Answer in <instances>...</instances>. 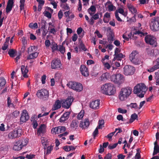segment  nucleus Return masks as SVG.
I'll list each match as a JSON object with an SVG mask.
<instances>
[{"mask_svg":"<svg viewBox=\"0 0 159 159\" xmlns=\"http://www.w3.org/2000/svg\"><path fill=\"white\" fill-rule=\"evenodd\" d=\"M46 125L45 124H41L37 131V133L39 134H44L45 132Z\"/></svg>","mask_w":159,"mask_h":159,"instance_id":"23","label":"nucleus"},{"mask_svg":"<svg viewBox=\"0 0 159 159\" xmlns=\"http://www.w3.org/2000/svg\"><path fill=\"white\" fill-rule=\"evenodd\" d=\"M114 57L112 60V62L113 63L116 60L118 61H121V59L125 57V56L122 53H120L114 56Z\"/></svg>","mask_w":159,"mask_h":159,"instance_id":"22","label":"nucleus"},{"mask_svg":"<svg viewBox=\"0 0 159 159\" xmlns=\"http://www.w3.org/2000/svg\"><path fill=\"white\" fill-rule=\"evenodd\" d=\"M90 123L88 119L84 120V122H81L80 124V127L82 129L87 128L89 126Z\"/></svg>","mask_w":159,"mask_h":159,"instance_id":"19","label":"nucleus"},{"mask_svg":"<svg viewBox=\"0 0 159 159\" xmlns=\"http://www.w3.org/2000/svg\"><path fill=\"white\" fill-rule=\"evenodd\" d=\"M112 155L111 153H108L104 157V159H111Z\"/></svg>","mask_w":159,"mask_h":159,"instance_id":"64","label":"nucleus"},{"mask_svg":"<svg viewBox=\"0 0 159 159\" xmlns=\"http://www.w3.org/2000/svg\"><path fill=\"white\" fill-rule=\"evenodd\" d=\"M25 0H20V10H22L24 9Z\"/></svg>","mask_w":159,"mask_h":159,"instance_id":"38","label":"nucleus"},{"mask_svg":"<svg viewBox=\"0 0 159 159\" xmlns=\"http://www.w3.org/2000/svg\"><path fill=\"white\" fill-rule=\"evenodd\" d=\"M127 6L129 11L132 14H135L137 12V10L132 4L130 3H128L127 4Z\"/></svg>","mask_w":159,"mask_h":159,"instance_id":"25","label":"nucleus"},{"mask_svg":"<svg viewBox=\"0 0 159 159\" xmlns=\"http://www.w3.org/2000/svg\"><path fill=\"white\" fill-rule=\"evenodd\" d=\"M51 48L52 50V52H54L55 51L58 50V47L57 44L56 43H54L52 44Z\"/></svg>","mask_w":159,"mask_h":159,"instance_id":"48","label":"nucleus"},{"mask_svg":"<svg viewBox=\"0 0 159 159\" xmlns=\"http://www.w3.org/2000/svg\"><path fill=\"white\" fill-rule=\"evenodd\" d=\"M17 53V51L15 49H9L8 51V54L10 57H14L15 56V54Z\"/></svg>","mask_w":159,"mask_h":159,"instance_id":"29","label":"nucleus"},{"mask_svg":"<svg viewBox=\"0 0 159 159\" xmlns=\"http://www.w3.org/2000/svg\"><path fill=\"white\" fill-rule=\"evenodd\" d=\"M51 132L53 134H60L59 126L52 128L51 129Z\"/></svg>","mask_w":159,"mask_h":159,"instance_id":"34","label":"nucleus"},{"mask_svg":"<svg viewBox=\"0 0 159 159\" xmlns=\"http://www.w3.org/2000/svg\"><path fill=\"white\" fill-rule=\"evenodd\" d=\"M73 101V99L71 97H68L62 103V107L67 109L69 108Z\"/></svg>","mask_w":159,"mask_h":159,"instance_id":"13","label":"nucleus"},{"mask_svg":"<svg viewBox=\"0 0 159 159\" xmlns=\"http://www.w3.org/2000/svg\"><path fill=\"white\" fill-rule=\"evenodd\" d=\"M102 92L104 94L109 95L114 94L115 91L113 89V85L111 83H106L101 87Z\"/></svg>","mask_w":159,"mask_h":159,"instance_id":"3","label":"nucleus"},{"mask_svg":"<svg viewBox=\"0 0 159 159\" xmlns=\"http://www.w3.org/2000/svg\"><path fill=\"white\" fill-rule=\"evenodd\" d=\"M98 125L97 127L99 129H102L103 127L102 125H104V120H99L98 121Z\"/></svg>","mask_w":159,"mask_h":159,"instance_id":"40","label":"nucleus"},{"mask_svg":"<svg viewBox=\"0 0 159 159\" xmlns=\"http://www.w3.org/2000/svg\"><path fill=\"white\" fill-rule=\"evenodd\" d=\"M84 115V113H83V112L82 113L80 112L79 113L78 115L77 116V118L79 120L81 119L83 117Z\"/></svg>","mask_w":159,"mask_h":159,"instance_id":"58","label":"nucleus"},{"mask_svg":"<svg viewBox=\"0 0 159 159\" xmlns=\"http://www.w3.org/2000/svg\"><path fill=\"white\" fill-rule=\"evenodd\" d=\"M7 105L8 107H10L11 105L13 107H14V106L13 103L11 102V101L10 97H8L7 98Z\"/></svg>","mask_w":159,"mask_h":159,"instance_id":"43","label":"nucleus"},{"mask_svg":"<svg viewBox=\"0 0 159 159\" xmlns=\"http://www.w3.org/2000/svg\"><path fill=\"white\" fill-rule=\"evenodd\" d=\"M61 65V64L59 59H54L51 62V66L52 69H58L60 68Z\"/></svg>","mask_w":159,"mask_h":159,"instance_id":"12","label":"nucleus"},{"mask_svg":"<svg viewBox=\"0 0 159 159\" xmlns=\"http://www.w3.org/2000/svg\"><path fill=\"white\" fill-rule=\"evenodd\" d=\"M29 27L31 29L37 28L38 27L37 23H30L29 24Z\"/></svg>","mask_w":159,"mask_h":159,"instance_id":"44","label":"nucleus"},{"mask_svg":"<svg viewBox=\"0 0 159 159\" xmlns=\"http://www.w3.org/2000/svg\"><path fill=\"white\" fill-rule=\"evenodd\" d=\"M92 18H93V19L94 20H96L98 19L99 18L98 13H97L95 14L94 15H93Z\"/></svg>","mask_w":159,"mask_h":159,"instance_id":"61","label":"nucleus"},{"mask_svg":"<svg viewBox=\"0 0 159 159\" xmlns=\"http://www.w3.org/2000/svg\"><path fill=\"white\" fill-rule=\"evenodd\" d=\"M100 102L99 100H96L90 102V107L93 109H98L99 108Z\"/></svg>","mask_w":159,"mask_h":159,"instance_id":"14","label":"nucleus"},{"mask_svg":"<svg viewBox=\"0 0 159 159\" xmlns=\"http://www.w3.org/2000/svg\"><path fill=\"white\" fill-rule=\"evenodd\" d=\"M6 83L5 79L3 77H0V90L2 89Z\"/></svg>","mask_w":159,"mask_h":159,"instance_id":"30","label":"nucleus"},{"mask_svg":"<svg viewBox=\"0 0 159 159\" xmlns=\"http://www.w3.org/2000/svg\"><path fill=\"white\" fill-rule=\"evenodd\" d=\"M110 76L109 74L107 73L103 74L100 77L101 80L105 81L107 80Z\"/></svg>","mask_w":159,"mask_h":159,"instance_id":"31","label":"nucleus"},{"mask_svg":"<svg viewBox=\"0 0 159 159\" xmlns=\"http://www.w3.org/2000/svg\"><path fill=\"white\" fill-rule=\"evenodd\" d=\"M14 0H8L6 8V12H9L12 9L14 6Z\"/></svg>","mask_w":159,"mask_h":159,"instance_id":"17","label":"nucleus"},{"mask_svg":"<svg viewBox=\"0 0 159 159\" xmlns=\"http://www.w3.org/2000/svg\"><path fill=\"white\" fill-rule=\"evenodd\" d=\"M80 70L81 74L85 77L89 75L88 69L85 65H82L80 66Z\"/></svg>","mask_w":159,"mask_h":159,"instance_id":"15","label":"nucleus"},{"mask_svg":"<svg viewBox=\"0 0 159 159\" xmlns=\"http://www.w3.org/2000/svg\"><path fill=\"white\" fill-rule=\"evenodd\" d=\"M135 71V68L131 66L126 65L124 68V73L126 75H132Z\"/></svg>","mask_w":159,"mask_h":159,"instance_id":"8","label":"nucleus"},{"mask_svg":"<svg viewBox=\"0 0 159 159\" xmlns=\"http://www.w3.org/2000/svg\"><path fill=\"white\" fill-rule=\"evenodd\" d=\"M151 29L153 31H159V17H155L152 19L151 21Z\"/></svg>","mask_w":159,"mask_h":159,"instance_id":"6","label":"nucleus"},{"mask_svg":"<svg viewBox=\"0 0 159 159\" xmlns=\"http://www.w3.org/2000/svg\"><path fill=\"white\" fill-rule=\"evenodd\" d=\"M79 123L77 120H73L70 125L71 127L72 128L76 129L78 127V124Z\"/></svg>","mask_w":159,"mask_h":159,"instance_id":"32","label":"nucleus"},{"mask_svg":"<svg viewBox=\"0 0 159 159\" xmlns=\"http://www.w3.org/2000/svg\"><path fill=\"white\" fill-rule=\"evenodd\" d=\"M41 28L43 29V31L42 32V35L43 38H44L46 36L48 32V31L45 28V25H44L41 27Z\"/></svg>","mask_w":159,"mask_h":159,"instance_id":"35","label":"nucleus"},{"mask_svg":"<svg viewBox=\"0 0 159 159\" xmlns=\"http://www.w3.org/2000/svg\"><path fill=\"white\" fill-rule=\"evenodd\" d=\"M145 40L146 43L153 47L156 46V41L154 37L150 35H147L145 37Z\"/></svg>","mask_w":159,"mask_h":159,"instance_id":"10","label":"nucleus"},{"mask_svg":"<svg viewBox=\"0 0 159 159\" xmlns=\"http://www.w3.org/2000/svg\"><path fill=\"white\" fill-rule=\"evenodd\" d=\"M44 15L49 19L51 18L52 17L51 14L48 11H46L45 13H44Z\"/></svg>","mask_w":159,"mask_h":159,"instance_id":"57","label":"nucleus"},{"mask_svg":"<svg viewBox=\"0 0 159 159\" xmlns=\"http://www.w3.org/2000/svg\"><path fill=\"white\" fill-rule=\"evenodd\" d=\"M35 155L33 154H27L26 155V158L28 159H32L34 157Z\"/></svg>","mask_w":159,"mask_h":159,"instance_id":"63","label":"nucleus"},{"mask_svg":"<svg viewBox=\"0 0 159 159\" xmlns=\"http://www.w3.org/2000/svg\"><path fill=\"white\" fill-rule=\"evenodd\" d=\"M53 149V147L52 146H48L47 148L46 154H48L50 153Z\"/></svg>","mask_w":159,"mask_h":159,"instance_id":"49","label":"nucleus"},{"mask_svg":"<svg viewBox=\"0 0 159 159\" xmlns=\"http://www.w3.org/2000/svg\"><path fill=\"white\" fill-rule=\"evenodd\" d=\"M36 47L35 46H30L28 48V53L32 52H34V50H35Z\"/></svg>","mask_w":159,"mask_h":159,"instance_id":"46","label":"nucleus"},{"mask_svg":"<svg viewBox=\"0 0 159 159\" xmlns=\"http://www.w3.org/2000/svg\"><path fill=\"white\" fill-rule=\"evenodd\" d=\"M98 127H97L94 131H93V138L94 139L95 138L96 136L97 135L98 133Z\"/></svg>","mask_w":159,"mask_h":159,"instance_id":"52","label":"nucleus"},{"mask_svg":"<svg viewBox=\"0 0 159 159\" xmlns=\"http://www.w3.org/2000/svg\"><path fill=\"white\" fill-rule=\"evenodd\" d=\"M59 129L60 133H62L64 132L66 130V128L64 126H59Z\"/></svg>","mask_w":159,"mask_h":159,"instance_id":"51","label":"nucleus"},{"mask_svg":"<svg viewBox=\"0 0 159 159\" xmlns=\"http://www.w3.org/2000/svg\"><path fill=\"white\" fill-rule=\"evenodd\" d=\"M75 17V16L74 14H72L70 16H69L67 18L66 21L67 22H68L69 21H71L72 20V19L74 18Z\"/></svg>","mask_w":159,"mask_h":159,"instance_id":"56","label":"nucleus"},{"mask_svg":"<svg viewBox=\"0 0 159 159\" xmlns=\"http://www.w3.org/2000/svg\"><path fill=\"white\" fill-rule=\"evenodd\" d=\"M61 107V103L59 100H57L55 102V104L54 105L52 110H56Z\"/></svg>","mask_w":159,"mask_h":159,"instance_id":"28","label":"nucleus"},{"mask_svg":"<svg viewBox=\"0 0 159 159\" xmlns=\"http://www.w3.org/2000/svg\"><path fill=\"white\" fill-rule=\"evenodd\" d=\"M21 73L23 74V76L24 78L28 77L27 75V73L28 72V70L27 68V66L25 67L24 65H22L21 66Z\"/></svg>","mask_w":159,"mask_h":159,"instance_id":"21","label":"nucleus"},{"mask_svg":"<svg viewBox=\"0 0 159 159\" xmlns=\"http://www.w3.org/2000/svg\"><path fill=\"white\" fill-rule=\"evenodd\" d=\"M159 152V146H154L153 155L154 156Z\"/></svg>","mask_w":159,"mask_h":159,"instance_id":"42","label":"nucleus"},{"mask_svg":"<svg viewBox=\"0 0 159 159\" xmlns=\"http://www.w3.org/2000/svg\"><path fill=\"white\" fill-rule=\"evenodd\" d=\"M22 148V147L20 144L19 142L18 141L15 142L14 143V145L13 147V149L15 151H20Z\"/></svg>","mask_w":159,"mask_h":159,"instance_id":"20","label":"nucleus"},{"mask_svg":"<svg viewBox=\"0 0 159 159\" xmlns=\"http://www.w3.org/2000/svg\"><path fill=\"white\" fill-rule=\"evenodd\" d=\"M138 118L137 115L135 114L134 113L131 115V118L129 119V122L131 123L133 122L134 120Z\"/></svg>","mask_w":159,"mask_h":159,"instance_id":"36","label":"nucleus"},{"mask_svg":"<svg viewBox=\"0 0 159 159\" xmlns=\"http://www.w3.org/2000/svg\"><path fill=\"white\" fill-rule=\"evenodd\" d=\"M36 95L39 98L46 100L48 98L49 93L47 90L43 89L38 90L37 92Z\"/></svg>","mask_w":159,"mask_h":159,"instance_id":"5","label":"nucleus"},{"mask_svg":"<svg viewBox=\"0 0 159 159\" xmlns=\"http://www.w3.org/2000/svg\"><path fill=\"white\" fill-rule=\"evenodd\" d=\"M29 119V116L27 111L25 110H23L20 115V122H26Z\"/></svg>","mask_w":159,"mask_h":159,"instance_id":"11","label":"nucleus"},{"mask_svg":"<svg viewBox=\"0 0 159 159\" xmlns=\"http://www.w3.org/2000/svg\"><path fill=\"white\" fill-rule=\"evenodd\" d=\"M20 131L19 129H14L8 134V138L11 139L18 138L20 135V133H19Z\"/></svg>","mask_w":159,"mask_h":159,"instance_id":"9","label":"nucleus"},{"mask_svg":"<svg viewBox=\"0 0 159 159\" xmlns=\"http://www.w3.org/2000/svg\"><path fill=\"white\" fill-rule=\"evenodd\" d=\"M68 134V132H65L62 134H59L58 135V137L59 138H61V139L65 140L66 139V138L65 137H64V136H66Z\"/></svg>","mask_w":159,"mask_h":159,"instance_id":"39","label":"nucleus"},{"mask_svg":"<svg viewBox=\"0 0 159 159\" xmlns=\"http://www.w3.org/2000/svg\"><path fill=\"white\" fill-rule=\"evenodd\" d=\"M79 48L84 51L87 50V49L86 48L84 44L82 42L80 43Z\"/></svg>","mask_w":159,"mask_h":159,"instance_id":"47","label":"nucleus"},{"mask_svg":"<svg viewBox=\"0 0 159 159\" xmlns=\"http://www.w3.org/2000/svg\"><path fill=\"white\" fill-rule=\"evenodd\" d=\"M70 114V111H67L64 113L59 119V121L60 122H63L67 120L69 117Z\"/></svg>","mask_w":159,"mask_h":159,"instance_id":"16","label":"nucleus"},{"mask_svg":"<svg viewBox=\"0 0 159 159\" xmlns=\"http://www.w3.org/2000/svg\"><path fill=\"white\" fill-rule=\"evenodd\" d=\"M115 16L116 19L118 21L120 22H121L122 21V20L120 18L119 16L118 12L117 11H116L115 12Z\"/></svg>","mask_w":159,"mask_h":159,"instance_id":"53","label":"nucleus"},{"mask_svg":"<svg viewBox=\"0 0 159 159\" xmlns=\"http://www.w3.org/2000/svg\"><path fill=\"white\" fill-rule=\"evenodd\" d=\"M118 111L120 113H125L127 112V111L126 109H123L120 108L118 109Z\"/></svg>","mask_w":159,"mask_h":159,"instance_id":"55","label":"nucleus"},{"mask_svg":"<svg viewBox=\"0 0 159 159\" xmlns=\"http://www.w3.org/2000/svg\"><path fill=\"white\" fill-rule=\"evenodd\" d=\"M18 141L22 148L26 146L28 143V139H27L22 138Z\"/></svg>","mask_w":159,"mask_h":159,"instance_id":"26","label":"nucleus"},{"mask_svg":"<svg viewBox=\"0 0 159 159\" xmlns=\"http://www.w3.org/2000/svg\"><path fill=\"white\" fill-rule=\"evenodd\" d=\"M128 106H130L131 107L136 109L138 107L136 103H131L129 105H127Z\"/></svg>","mask_w":159,"mask_h":159,"instance_id":"50","label":"nucleus"},{"mask_svg":"<svg viewBox=\"0 0 159 159\" xmlns=\"http://www.w3.org/2000/svg\"><path fill=\"white\" fill-rule=\"evenodd\" d=\"M110 78L111 81L118 84L123 83L125 79L124 76L120 73L113 75L110 77Z\"/></svg>","mask_w":159,"mask_h":159,"instance_id":"4","label":"nucleus"},{"mask_svg":"<svg viewBox=\"0 0 159 159\" xmlns=\"http://www.w3.org/2000/svg\"><path fill=\"white\" fill-rule=\"evenodd\" d=\"M88 10L95 13L96 11V8L94 6L92 5L90 6V7L88 9Z\"/></svg>","mask_w":159,"mask_h":159,"instance_id":"45","label":"nucleus"},{"mask_svg":"<svg viewBox=\"0 0 159 159\" xmlns=\"http://www.w3.org/2000/svg\"><path fill=\"white\" fill-rule=\"evenodd\" d=\"M132 89L129 87L121 89L120 92L118 97L121 101H123L127 99L132 93Z\"/></svg>","mask_w":159,"mask_h":159,"instance_id":"2","label":"nucleus"},{"mask_svg":"<svg viewBox=\"0 0 159 159\" xmlns=\"http://www.w3.org/2000/svg\"><path fill=\"white\" fill-rule=\"evenodd\" d=\"M118 145V143L115 144H110L108 146V148L109 149L111 150L115 148Z\"/></svg>","mask_w":159,"mask_h":159,"instance_id":"41","label":"nucleus"},{"mask_svg":"<svg viewBox=\"0 0 159 159\" xmlns=\"http://www.w3.org/2000/svg\"><path fill=\"white\" fill-rule=\"evenodd\" d=\"M147 90V88L144 84L143 83L138 84L134 88L133 92L135 94H139L138 96L140 98L144 97L146 91Z\"/></svg>","mask_w":159,"mask_h":159,"instance_id":"1","label":"nucleus"},{"mask_svg":"<svg viewBox=\"0 0 159 159\" xmlns=\"http://www.w3.org/2000/svg\"><path fill=\"white\" fill-rule=\"evenodd\" d=\"M38 125V124L36 120H34L33 123V128L35 129L37 128Z\"/></svg>","mask_w":159,"mask_h":159,"instance_id":"62","label":"nucleus"},{"mask_svg":"<svg viewBox=\"0 0 159 159\" xmlns=\"http://www.w3.org/2000/svg\"><path fill=\"white\" fill-rule=\"evenodd\" d=\"M103 63L104 65L105 68H106L107 69L109 70L111 68V66H112V64L110 65L109 63L108 62H103Z\"/></svg>","mask_w":159,"mask_h":159,"instance_id":"54","label":"nucleus"},{"mask_svg":"<svg viewBox=\"0 0 159 159\" xmlns=\"http://www.w3.org/2000/svg\"><path fill=\"white\" fill-rule=\"evenodd\" d=\"M39 53L37 52H33L29 54L27 58V60L34 59L38 56Z\"/></svg>","mask_w":159,"mask_h":159,"instance_id":"27","label":"nucleus"},{"mask_svg":"<svg viewBox=\"0 0 159 159\" xmlns=\"http://www.w3.org/2000/svg\"><path fill=\"white\" fill-rule=\"evenodd\" d=\"M58 47V51H59L61 54H64L66 52L65 47L62 45H59Z\"/></svg>","mask_w":159,"mask_h":159,"instance_id":"37","label":"nucleus"},{"mask_svg":"<svg viewBox=\"0 0 159 159\" xmlns=\"http://www.w3.org/2000/svg\"><path fill=\"white\" fill-rule=\"evenodd\" d=\"M138 53L136 51H133L129 55V59L134 64H138L139 61L138 58Z\"/></svg>","mask_w":159,"mask_h":159,"instance_id":"7","label":"nucleus"},{"mask_svg":"<svg viewBox=\"0 0 159 159\" xmlns=\"http://www.w3.org/2000/svg\"><path fill=\"white\" fill-rule=\"evenodd\" d=\"M46 78V76L44 75L41 77V81L43 84H44L45 83V80Z\"/></svg>","mask_w":159,"mask_h":159,"instance_id":"59","label":"nucleus"},{"mask_svg":"<svg viewBox=\"0 0 159 159\" xmlns=\"http://www.w3.org/2000/svg\"><path fill=\"white\" fill-rule=\"evenodd\" d=\"M156 64L151 68L148 69L147 71L150 72H153L157 69H159V57L155 61Z\"/></svg>","mask_w":159,"mask_h":159,"instance_id":"18","label":"nucleus"},{"mask_svg":"<svg viewBox=\"0 0 159 159\" xmlns=\"http://www.w3.org/2000/svg\"><path fill=\"white\" fill-rule=\"evenodd\" d=\"M75 82L70 81L66 84V85L70 88L71 89L74 90V89H75Z\"/></svg>","mask_w":159,"mask_h":159,"instance_id":"33","label":"nucleus"},{"mask_svg":"<svg viewBox=\"0 0 159 159\" xmlns=\"http://www.w3.org/2000/svg\"><path fill=\"white\" fill-rule=\"evenodd\" d=\"M75 85V89H74V90L78 92H80L83 90V88L82 85L80 83L76 82Z\"/></svg>","mask_w":159,"mask_h":159,"instance_id":"24","label":"nucleus"},{"mask_svg":"<svg viewBox=\"0 0 159 159\" xmlns=\"http://www.w3.org/2000/svg\"><path fill=\"white\" fill-rule=\"evenodd\" d=\"M63 16V12L61 10H60L58 13V16L59 20H60L62 18Z\"/></svg>","mask_w":159,"mask_h":159,"instance_id":"60","label":"nucleus"}]
</instances>
